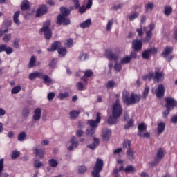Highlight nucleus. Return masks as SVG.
Segmentation results:
<instances>
[{"label":"nucleus","mask_w":177,"mask_h":177,"mask_svg":"<svg viewBox=\"0 0 177 177\" xmlns=\"http://www.w3.org/2000/svg\"><path fill=\"white\" fill-rule=\"evenodd\" d=\"M102 121V114L100 112H97L96 114V120H88L87 122V124L91 127V128H93L94 129H96L97 127H99V124H100V122Z\"/></svg>","instance_id":"423d86ee"},{"label":"nucleus","mask_w":177,"mask_h":177,"mask_svg":"<svg viewBox=\"0 0 177 177\" xmlns=\"http://www.w3.org/2000/svg\"><path fill=\"white\" fill-rule=\"evenodd\" d=\"M62 47V43L60 41H55L52 44L50 48H47L48 52H55V50H59Z\"/></svg>","instance_id":"6ab92c4d"},{"label":"nucleus","mask_w":177,"mask_h":177,"mask_svg":"<svg viewBox=\"0 0 177 177\" xmlns=\"http://www.w3.org/2000/svg\"><path fill=\"white\" fill-rule=\"evenodd\" d=\"M59 57H64L67 55V49L66 48H60L57 50Z\"/></svg>","instance_id":"72a5a7b5"},{"label":"nucleus","mask_w":177,"mask_h":177,"mask_svg":"<svg viewBox=\"0 0 177 177\" xmlns=\"http://www.w3.org/2000/svg\"><path fill=\"white\" fill-rule=\"evenodd\" d=\"M143 80H154L157 82H162L164 81V74L162 72L156 71L155 75L153 72H150L148 75H145L142 77Z\"/></svg>","instance_id":"7ed1b4c3"},{"label":"nucleus","mask_w":177,"mask_h":177,"mask_svg":"<svg viewBox=\"0 0 177 177\" xmlns=\"http://www.w3.org/2000/svg\"><path fill=\"white\" fill-rule=\"evenodd\" d=\"M153 6H154V5L153 4V3H147V5L145 6L146 11L147 12H151V10H153Z\"/></svg>","instance_id":"09e8293b"},{"label":"nucleus","mask_w":177,"mask_h":177,"mask_svg":"<svg viewBox=\"0 0 177 177\" xmlns=\"http://www.w3.org/2000/svg\"><path fill=\"white\" fill-rule=\"evenodd\" d=\"M104 56L106 59H109V60H111V49L108 48L105 50Z\"/></svg>","instance_id":"a18cd8bd"},{"label":"nucleus","mask_w":177,"mask_h":177,"mask_svg":"<svg viewBox=\"0 0 177 177\" xmlns=\"http://www.w3.org/2000/svg\"><path fill=\"white\" fill-rule=\"evenodd\" d=\"M154 27L155 26L153 24H151L149 25V29L146 32V38L143 40L144 42H149L150 41V38H151L153 35V32L151 31L154 30Z\"/></svg>","instance_id":"2eb2a0df"},{"label":"nucleus","mask_w":177,"mask_h":177,"mask_svg":"<svg viewBox=\"0 0 177 177\" xmlns=\"http://www.w3.org/2000/svg\"><path fill=\"white\" fill-rule=\"evenodd\" d=\"M6 55H12V53L14 52L13 48L10 46H8V45L6 44V48L5 51Z\"/></svg>","instance_id":"8fccbe9b"},{"label":"nucleus","mask_w":177,"mask_h":177,"mask_svg":"<svg viewBox=\"0 0 177 177\" xmlns=\"http://www.w3.org/2000/svg\"><path fill=\"white\" fill-rule=\"evenodd\" d=\"M11 39H12V34L10 33L6 34L3 37V41L5 42V44L9 42V41H10Z\"/></svg>","instance_id":"ea45409f"},{"label":"nucleus","mask_w":177,"mask_h":177,"mask_svg":"<svg viewBox=\"0 0 177 177\" xmlns=\"http://www.w3.org/2000/svg\"><path fill=\"white\" fill-rule=\"evenodd\" d=\"M69 143H71V145L67 147L69 151H72V150L78 147V141H77V138H75V136H73L71 138Z\"/></svg>","instance_id":"9b49d317"},{"label":"nucleus","mask_w":177,"mask_h":177,"mask_svg":"<svg viewBox=\"0 0 177 177\" xmlns=\"http://www.w3.org/2000/svg\"><path fill=\"white\" fill-rule=\"evenodd\" d=\"M37 57H35V56H32L30 62H29V64L28 66V68H32V67H35V66H37Z\"/></svg>","instance_id":"c85d7f7f"},{"label":"nucleus","mask_w":177,"mask_h":177,"mask_svg":"<svg viewBox=\"0 0 177 177\" xmlns=\"http://www.w3.org/2000/svg\"><path fill=\"white\" fill-rule=\"evenodd\" d=\"M84 75L88 77H92V75H93V71L91 69H88L84 72Z\"/></svg>","instance_id":"6e6d98bb"},{"label":"nucleus","mask_w":177,"mask_h":177,"mask_svg":"<svg viewBox=\"0 0 177 177\" xmlns=\"http://www.w3.org/2000/svg\"><path fill=\"white\" fill-rule=\"evenodd\" d=\"M20 153L17 151H13L12 154V158H17L18 156H19Z\"/></svg>","instance_id":"69168bd1"},{"label":"nucleus","mask_w":177,"mask_h":177,"mask_svg":"<svg viewBox=\"0 0 177 177\" xmlns=\"http://www.w3.org/2000/svg\"><path fill=\"white\" fill-rule=\"evenodd\" d=\"M80 114H81V111L73 110L69 113V118L71 120H77L80 117Z\"/></svg>","instance_id":"aec40b11"},{"label":"nucleus","mask_w":177,"mask_h":177,"mask_svg":"<svg viewBox=\"0 0 177 177\" xmlns=\"http://www.w3.org/2000/svg\"><path fill=\"white\" fill-rule=\"evenodd\" d=\"M132 125H133V120H131L129 122H128V123L124 126L125 129H128L129 128H131V127H132Z\"/></svg>","instance_id":"0e129e2a"},{"label":"nucleus","mask_w":177,"mask_h":177,"mask_svg":"<svg viewBox=\"0 0 177 177\" xmlns=\"http://www.w3.org/2000/svg\"><path fill=\"white\" fill-rule=\"evenodd\" d=\"M154 53H157V48H152L145 50L144 52H142V55L143 59H147L150 57L151 55H154Z\"/></svg>","instance_id":"9d476101"},{"label":"nucleus","mask_w":177,"mask_h":177,"mask_svg":"<svg viewBox=\"0 0 177 177\" xmlns=\"http://www.w3.org/2000/svg\"><path fill=\"white\" fill-rule=\"evenodd\" d=\"M166 102V109H173L174 107H176L177 106V102L175 100V99L169 97V98H166L165 99Z\"/></svg>","instance_id":"f8f14e48"},{"label":"nucleus","mask_w":177,"mask_h":177,"mask_svg":"<svg viewBox=\"0 0 177 177\" xmlns=\"http://www.w3.org/2000/svg\"><path fill=\"white\" fill-rule=\"evenodd\" d=\"M84 135V131L82 130H77L76 131V136H78V138H81Z\"/></svg>","instance_id":"774afa93"},{"label":"nucleus","mask_w":177,"mask_h":177,"mask_svg":"<svg viewBox=\"0 0 177 177\" xmlns=\"http://www.w3.org/2000/svg\"><path fill=\"white\" fill-rule=\"evenodd\" d=\"M152 93H156L157 97H163L164 93H165V88L164 87V85L159 84L157 89L155 90L154 88H152Z\"/></svg>","instance_id":"1a4fd4ad"},{"label":"nucleus","mask_w":177,"mask_h":177,"mask_svg":"<svg viewBox=\"0 0 177 177\" xmlns=\"http://www.w3.org/2000/svg\"><path fill=\"white\" fill-rule=\"evenodd\" d=\"M95 132H96V129L93 128H91V129H87L86 131L87 136H93V135H95Z\"/></svg>","instance_id":"de8ad7c7"},{"label":"nucleus","mask_w":177,"mask_h":177,"mask_svg":"<svg viewBox=\"0 0 177 177\" xmlns=\"http://www.w3.org/2000/svg\"><path fill=\"white\" fill-rule=\"evenodd\" d=\"M30 109L29 108L26 107L23 109L22 112V116L24 117V118H27L28 115H30Z\"/></svg>","instance_id":"c03bdc74"},{"label":"nucleus","mask_w":177,"mask_h":177,"mask_svg":"<svg viewBox=\"0 0 177 177\" xmlns=\"http://www.w3.org/2000/svg\"><path fill=\"white\" fill-rule=\"evenodd\" d=\"M43 75H44V73L41 72H34V73H30L29 79L32 80H35V78H42Z\"/></svg>","instance_id":"4be33fe9"},{"label":"nucleus","mask_w":177,"mask_h":177,"mask_svg":"<svg viewBox=\"0 0 177 177\" xmlns=\"http://www.w3.org/2000/svg\"><path fill=\"white\" fill-rule=\"evenodd\" d=\"M131 60V57L126 56L121 59V64H128Z\"/></svg>","instance_id":"a19ab883"},{"label":"nucleus","mask_w":177,"mask_h":177,"mask_svg":"<svg viewBox=\"0 0 177 177\" xmlns=\"http://www.w3.org/2000/svg\"><path fill=\"white\" fill-rule=\"evenodd\" d=\"M57 63V59H53L50 63L49 66L51 68H55L56 67V64Z\"/></svg>","instance_id":"bf43d9fd"},{"label":"nucleus","mask_w":177,"mask_h":177,"mask_svg":"<svg viewBox=\"0 0 177 177\" xmlns=\"http://www.w3.org/2000/svg\"><path fill=\"white\" fill-rule=\"evenodd\" d=\"M66 45L68 48H73V40H72V39H68L67 40Z\"/></svg>","instance_id":"338daca9"},{"label":"nucleus","mask_w":177,"mask_h":177,"mask_svg":"<svg viewBox=\"0 0 177 177\" xmlns=\"http://www.w3.org/2000/svg\"><path fill=\"white\" fill-rule=\"evenodd\" d=\"M150 91V88L149 87H145L144 92H143V97H145V99H146V97H147V96H149V91Z\"/></svg>","instance_id":"13d9d810"},{"label":"nucleus","mask_w":177,"mask_h":177,"mask_svg":"<svg viewBox=\"0 0 177 177\" xmlns=\"http://www.w3.org/2000/svg\"><path fill=\"white\" fill-rule=\"evenodd\" d=\"M173 50L174 49L172 47H166L162 53V56L164 57H168V56H169V53H172Z\"/></svg>","instance_id":"c756f323"},{"label":"nucleus","mask_w":177,"mask_h":177,"mask_svg":"<svg viewBox=\"0 0 177 177\" xmlns=\"http://www.w3.org/2000/svg\"><path fill=\"white\" fill-rule=\"evenodd\" d=\"M3 171V158L0 159V177H9V174L2 173Z\"/></svg>","instance_id":"a878e982"},{"label":"nucleus","mask_w":177,"mask_h":177,"mask_svg":"<svg viewBox=\"0 0 177 177\" xmlns=\"http://www.w3.org/2000/svg\"><path fill=\"white\" fill-rule=\"evenodd\" d=\"M20 39H15L13 42V48L15 49H19Z\"/></svg>","instance_id":"5fc2aeb1"},{"label":"nucleus","mask_w":177,"mask_h":177,"mask_svg":"<svg viewBox=\"0 0 177 177\" xmlns=\"http://www.w3.org/2000/svg\"><path fill=\"white\" fill-rule=\"evenodd\" d=\"M120 171H124L126 174H133L136 171L135 167L132 165H128L124 169V166H120L119 167Z\"/></svg>","instance_id":"dca6fc26"},{"label":"nucleus","mask_w":177,"mask_h":177,"mask_svg":"<svg viewBox=\"0 0 177 177\" xmlns=\"http://www.w3.org/2000/svg\"><path fill=\"white\" fill-rule=\"evenodd\" d=\"M165 152H164V149H160L156 154V156L155 158V161L150 162L149 165L151 167H154L155 165H157L158 164V161H160L165 156Z\"/></svg>","instance_id":"6e6552de"},{"label":"nucleus","mask_w":177,"mask_h":177,"mask_svg":"<svg viewBox=\"0 0 177 177\" xmlns=\"http://www.w3.org/2000/svg\"><path fill=\"white\" fill-rule=\"evenodd\" d=\"M164 131H165V123L164 122H160L158 124V133L161 135Z\"/></svg>","instance_id":"bb28decb"},{"label":"nucleus","mask_w":177,"mask_h":177,"mask_svg":"<svg viewBox=\"0 0 177 177\" xmlns=\"http://www.w3.org/2000/svg\"><path fill=\"white\" fill-rule=\"evenodd\" d=\"M133 48L135 50H140V49H142V41L140 40L133 41Z\"/></svg>","instance_id":"b1692460"},{"label":"nucleus","mask_w":177,"mask_h":177,"mask_svg":"<svg viewBox=\"0 0 177 177\" xmlns=\"http://www.w3.org/2000/svg\"><path fill=\"white\" fill-rule=\"evenodd\" d=\"M138 17H139V12L136 11H133L129 16V19L131 21H133V20H135V19H138Z\"/></svg>","instance_id":"f704fd0d"},{"label":"nucleus","mask_w":177,"mask_h":177,"mask_svg":"<svg viewBox=\"0 0 177 177\" xmlns=\"http://www.w3.org/2000/svg\"><path fill=\"white\" fill-rule=\"evenodd\" d=\"M91 24H92V21L91 19H88L80 24V28L84 29L88 28V27L91 26Z\"/></svg>","instance_id":"5701e85b"},{"label":"nucleus","mask_w":177,"mask_h":177,"mask_svg":"<svg viewBox=\"0 0 177 177\" xmlns=\"http://www.w3.org/2000/svg\"><path fill=\"white\" fill-rule=\"evenodd\" d=\"M41 114H42V110H41V108L35 109L32 117L34 121H39V120H41Z\"/></svg>","instance_id":"f3484780"},{"label":"nucleus","mask_w":177,"mask_h":177,"mask_svg":"<svg viewBox=\"0 0 177 177\" xmlns=\"http://www.w3.org/2000/svg\"><path fill=\"white\" fill-rule=\"evenodd\" d=\"M88 54H84V53H81L80 55H79V60L82 61V60H88Z\"/></svg>","instance_id":"603ef678"},{"label":"nucleus","mask_w":177,"mask_h":177,"mask_svg":"<svg viewBox=\"0 0 177 177\" xmlns=\"http://www.w3.org/2000/svg\"><path fill=\"white\" fill-rule=\"evenodd\" d=\"M21 10H28L30 9V3L27 0H24L21 4Z\"/></svg>","instance_id":"cd10ccee"},{"label":"nucleus","mask_w":177,"mask_h":177,"mask_svg":"<svg viewBox=\"0 0 177 177\" xmlns=\"http://www.w3.org/2000/svg\"><path fill=\"white\" fill-rule=\"evenodd\" d=\"M122 153V148H118L114 150L113 154L114 156H120Z\"/></svg>","instance_id":"052dcab7"},{"label":"nucleus","mask_w":177,"mask_h":177,"mask_svg":"<svg viewBox=\"0 0 177 177\" xmlns=\"http://www.w3.org/2000/svg\"><path fill=\"white\" fill-rule=\"evenodd\" d=\"M110 136H111V130L105 129L102 131V139L106 141H109L110 139Z\"/></svg>","instance_id":"412c9836"},{"label":"nucleus","mask_w":177,"mask_h":177,"mask_svg":"<svg viewBox=\"0 0 177 177\" xmlns=\"http://www.w3.org/2000/svg\"><path fill=\"white\" fill-rule=\"evenodd\" d=\"M48 165H50L51 168H56V167L59 165V163L56 159L52 158L48 160Z\"/></svg>","instance_id":"c9c22d12"},{"label":"nucleus","mask_w":177,"mask_h":177,"mask_svg":"<svg viewBox=\"0 0 177 177\" xmlns=\"http://www.w3.org/2000/svg\"><path fill=\"white\" fill-rule=\"evenodd\" d=\"M46 13H48V7L45 5H41L37 10L36 17H39V16L46 15Z\"/></svg>","instance_id":"4468645a"},{"label":"nucleus","mask_w":177,"mask_h":177,"mask_svg":"<svg viewBox=\"0 0 177 177\" xmlns=\"http://www.w3.org/2000/svg\"><path fill=\"white\" fill-rule=\"evenodd\" d=\"M140 99H142V97L140 94L132 93L127 100V104H128V106L136 104V103H139L140 102Z\"/></svg>","instance_id":"0eeeda50"},{"label":"nucleus","mask_w":177,"mask_h":177,"mask_svg":"<svg viewBox=\"0 0 177 177\" xmlns=\"http://www.w3.org/2000/svg\"><path fill=\"white\" fill-rule=\"evenodd\" d=\"M78 171H79L80 174H84V173L86 172V167L80 166L78 168Z\"/></svg>","instance_id":"680f3d73"},{"label":"nucleus","mask_w":177,"mask_h":177,"mask_svg":"<svg viewBox=\"0 0 177 177\" xmlns=\"http://www.w3.org/2000/svg\"><path fill=\"white\" fill-rule=\"evenodd\" d=\"M143 30H146V28H139L136 29V32L138 34V37H142V35H143Z\"/></svg>","instance_id":"4d7b16f0"},{"label":"nucleus","mask_w":177,"mask_h":177,"mask_svg":"<svg viewBox=\"0 0 177 177\" xmlns=\"http://www.w3.org/2000/svg\"><path fill=\"white\" fill-rule=\"evenodd\" d=\"M164 13L166 16H169L172 13V7L171 6H166L165 7Z\"/></svg>","instance_id":"e433bc0d"},{"label":"nucleus","mask_w":177,"mask_h":177,"mask_svg":"<svg viewBox=\"0 0 177 177\" xmlns=\"http://www.w3.org/2000/svg\"><path fill=\"white\" fill-rule=\"evenodd\" d=\"M20 91H21V86H15L12 90H11V93L12 95H15L16 93H19V92H20Z\"/></svg>","instance_id":"49530a36"},{"label":"nucleus","mask_w":177,"mask_h":177,"mask_svg":"<svg viewBox=\"0 0 177 177\" xmlns=\"http://www.w3.org/2000/svg\"><path fill=\"white\" fill-rule=\"evenodd\" d=\"M122 114V106L120 103V94H116V102L113 105L111 124L118 122L119 117Z\"/></svg>","instance_id":"f257e3e1"},{"label":"nucleus","mask_w":177,"mask_h":177,"mask_svg":"<svg viewBox=\"0 0 177 177\" xmlns=\"http://www.w3.org/2000/svg\"><path fill=\"white\" fill-rule=\"evenodd\" d=\"M122 99L125 103H128V99H129V92L124 91L122 93Z\"/></svg>","instance_id":"4c0bfd02"},{"label":"nucleus","mask_w":177,"mask_h":177,"mask_svg":"<svg viewBox=\"0 0 177 177\" xmlns=\"http://www.w3.org/2000/svg\"><path fill=\"white\" fill-rule=\"evenodd\" d=\"M33 153L36 157L42 159L44 158V156H45V151L39 149L38 147H35L33 148Z\"/></svg>","instance_id":"ddd939ff"},{"label":"nucleus","mask_w":177,"mask_h":177,"mask_svg":"<svg viewBox=\"0 0 177 177\" xmlns=\"http://www.w3.org/2000/svg\"><path fill=\"white\" fill-rule=\"evenodd\" d=\"M99 143H100V140L99 138H93V143L91 145H88L87 147L91 149V150H95L97 146H99Z\"/></svg>","instance_id":"a211bd4d"},{"label":"nucleus","mask_w":177,"mask_h":177,"mask_svg":"<svg viewBox=\"0 0 177 177\" xmlns=\"http://www.w3.org/2000/svg\"><path fill=\"white\" fill-rule=\"evenodd\" d=\"M147 126L145 123H141L138 125V135L142 138V133L143 131H146Z\"/></svg>","instance_id":"2f4dec72"},{"label":"nucleus","mask_w":177,"mask_h":177,"mask_svg":"<svg viewBox=\"0 0 177 177\" xmlns=\"http://www.w3.org/2000/svg\"><path fill=\"white\" fill-rule=\"evenodd\" d=\"M123 148L127 149V150L131 149V140H125L123 142Z\"/></svg>","instance_id":"37998d69"},{"label":"nucleus","mask_w":177,"mask_h":177,"mask_svg":"<svg viewBox=\"0 0 177 177\" xmlns=\"http://www.w3.org/2000/svg\"><path fill=\"white\" fill-rule=\"evenodd\" d=\"M103 169V160L97 158L93 170L91 172L93 177H100V172Z\"/></svg>","instance_id":"20e7f679"},{"label":"nucleus","mask_w":177,"mask_h":177,"mask_svg":"<svg viewBox=\"0 0 177 177\" xmlns=\"http://www.w3.org/2000/svg\"><path fill=\"white\" fill-rule=\"evenodd\" d=\"M50 26V21L48 20L44 22L43 27L40 29V32H44L46 39H50L52 38V30L49 28Z\"/></svg>","instance_id":"39448f33"},{"label":"nucleus","mask_w":177,"mask_h":177,"mask_svg":"<svg viewBox=\"0 0 177 177\" xmlns=\"http://www.w3.org/2000/svg\"><path fill=\"white\" fill-rule=\"evenodd\" d=\"M68 96H69L68 93H59L58 95V97L59 99H60V100H63V99H66V97H68Z\"/></svg>","instance_id":"864d4df0"},{"label":"nucleus","mask_w":177,"mask_h":177,"mask_svg":"<svg viewBox=\"0 0 177 177\" xmlns=\"http://www.w3.org/2000/svg\"><path fill=\"white\" fill-rule=\"evenodd\" d=\"M41 78L44 80V84H46V85L52 84V78H50L47 75H43Z\"/></svg>","instance_id":"7c9ffc66"},{"label":"nucleus","mask_w":177,"mask_h":177,"mask_svg":"<svg viewBox=\"0 0 177 177\" xmlns=\"http://www.w3.org/2000/svg\"><path fill=\"white\" fill-rule=\"evenodd\" d=\"M43 165L44 164H42V162L39 160H36L33 163V167L35 168H41V167H42Z\"/></svg>","instance_id":"3c124183"},{"label":"nucleus","mask_w":177,"mask_h":177,"mask_svg":"<svg viewBox=\"0 0 177 177\" xmlns=\"http://www.w3.org/2000/svg\"><path fill=\"white\" fill-rule=\"evenodd\" d=\"M19 16H20V11H17L15 12L13 16L14 23L17 24V26H20V21L19 20Z\"/></svg>","instance_id":"473e14b6"},{"label":"nucleus","mask_w":177,"mask_h":177,"mask_svg":"<svg viewBox=\"0 0 177 177\" xmlns=\"http://www.w3.org/2000/svg\"><path fill=\"white\" fill-rule=\"evenodd\" d=\"M60 12L62 14H59L57 17V24L68 26L71 23V21H70V19L66 18V16H68L71 11L68 8L61 7Z\"/></svg>","instance_id":"f03ea898"},{"label":"nucleus","mask_w":177,"mask_h":177,"mask_svg":"<svg viewBox=\"0 0 177 177\" xmlns=\"http://www.w3.org/2000/svg\"><path fill=\"white\" fill-rule=\"evenodd\" d=\"M55 94L53 92L49 93L47 95V97L48 99V100H53V99L55 98Z\"/></svg>","instance_id":"e2e57ef3"},{"label":"nucleus","mask_w":177,"mask_h":177,"mask_svg":"<svg viewBox=\"0 0 177 177\" xmlns=\"http://www.w3.org/2000/svg\"><path fill=\"white\" fill-rule=\"evenodd\" d=\"M26 137L27 134L26 133V132L23 131L18 135V140L19 142H23V140H24Z\"/></svg>","instance_id":"79ce46f5"},{"label":"nucleus","mask_w":177,"mask_h":177,"mask_svg":"<svg viewBox=\"0 0 177 177\" xmlns=\"http://www.w3.org/2000/svg\"><path fill=\"white\" fill-rule=\"evenodd\" d=\"M127 158L129 160V161H133L135 159L133 154H135V151L133 149H127Z\"/></svg>","instance_id":"393cba45"},{"label":"nucleus","mask_w":177,"mask_h":177,"mask_svg":"<svg viewBox=\"0 0 177 177\" xmlns=\"http://www.w3.org/2000/svg\"><path fill=\"white\" fill-rule=\"evenodd\" d=\"M85 84H82V82H79L77 83L76 86L77 88V91H85L86 87H85Z\"/></svg>","instance_id":"58836bf2"}]
</instances>
